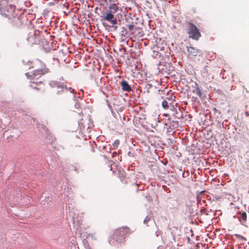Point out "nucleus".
Returning a JSON list of instances; mask_svg holds the SVG:
<instances>
[{"mask_svg": "<svg viewBox=\"0 0 249 249\" xmlns=\"http://www.w3.org/2000/svg\"><path fill=\"white\" fill-rule=\"evenodd\" d=\"M175 98L173 94L170 95L169 97L166 98V100L169 103V105H171L173 106V104L175 101Z\"/></svg>", "mask_w": 249, "mask_h": 249, "instance_id": "9d476101", "label": "nucleus"}, {"mask_svg": "<svg viewBox=\"0 0 249 249\" xmlns=\"http://www.w3.org/2000/svg\"><path fill=\"white\" fill-rule=\"evenodd\" d=\"M195 89L193 90V92L196 93L200 98H201L202 93L201 89H200L198 86V85L197 84V83H195Z\"/></svg>", "mask_w": 249, "mask_h": 249, "instance_id": "6e6552de", "label": "nucleus"}, {"mask_svg": "<svg viewBox=\"0 0 249 249\" xmlns=\"http://www.w3.org/2000/svg\"><path fill=\"white\" fill-rule=\"evenodd\" d=\"M108 8V11L114 14L118 10L119 7L116 3H113L109 5Z\"/></svg>", "mask_w": 249, "mask_h": 249, "instance_id": "1a4fd4ad", "label": "nucleus"}, {"mask_svg": "<svg viewBox=\"0 0 249 249\" xmlns=\"http://www.w3.org/2000/svg\"><path fill=\"white\" fill-rule=\"evenodd\" d=\"M127 28L132 33H134L137 28L135 27L132 24H130L127 25Z\"/></svg>", "mask_w": 249, "mask_h": 249, "instance_id": "9b49d317", "label": "nucleus"}, {"mask_svg": "<svg viewBox=\"0 0 249 249\" xmlns=\"http://www.w3.org/2000/svg\"><path fill=\"white\" fill-rule=\"evenodd\" d=\"M130 233V229L127 227H123L116 229L112 238L118 243H123L126 236Z\"/></svg>", "mask_w": 249, "mask_h": 249, "instance_id": "f03ea898", "label": "nucleus"}, {"mask_svg": "<svg viewBox=\"0 0 249 249\" xmlns=\"http://www.w3.org/2000/svg\"><path fill=\"white\" fill-rule=\"evenodd\" d=\"M241 218L243 222L247 221V214L246 212H243L241 214Z\"/></svg>", "mask_w": 249, "mask_h": 249, "instance_id": "ddd939ff", "label": "nucleus"}, {"mask_svg": "<svg viewBox=\"0 0 249 249\" xmlns=\"http://www.w3.org/2000/svg\"><path fill=\"white\" fill-rule=\"evenodd\" d=\"M2 14L3 15H4V16H5L6 17H7V18H10V16H9V15H7V14H4V13H3L4 11H2Z\"/></svg>", "mask_w": 249, "mask_h": 249, "instance_id": "f3484780", "label": "nucleus"}, {"mask_svg": "<svg viewBox=\"0 0 249 249\" xmlns=\"http://www.w3.org/2000/svg\"><path fill=\"white\" fill-rule=\"evenodd\" d=\"M88 237H90L92 240H97V237L95 233H90L88 234Z\"/></svg>", "mask_w": 249, "mask_h": 249, "instance_id": "4468645a", "label": "nucleus"}, {"mask_svg": "<svg viewBox=\"0 0 249 249\" xmlns=\"http://www.w3.org/2000/svg\"><path fill=\"white\" fill-rule=\"evenodd\" d=\"M122 89L124 91H130L131 90L130 86L125 80H123L120 84Z\"/></svg>", "mask_w": 249, "mask_h": 249, "instance_id": "0eeeda50", "label": "nucleus"}, {"mask_svg": "<svg viewBox=\"0 0 249 249\" xmlns=\"http://www.w3.org/2000/svg\"><path fill=\"white\" fill-rule=\"evenodd\" d=\"M49 72V70L48 68H44L36 69L33 72L26 73L25 74L27 78L32 81V84L29 86L32 89L37 90L40 89V86L43 84V82L41 81L37 82L35 80L38 79L42 75Z\"/></svg>", "mask_w": 249, "mask_h": 249, "instance_id": "f257e3e1", "label": "nucleus"}, {"mask_svg": "<svg viewBox=\"0 0 249 249\" xmlns=\"http://www.w3.org/2000/svg\"><path fill=\"white\" fill-rule=\"evenodd\" d=\"M101 17L104 19L109 22L112 25H115L117 23V19L115 17L114 14L108 11L104 14Z\"/></svg>", "mask_w": 249, "mask_h": 249, "instance_id": "39448f33", "label": "nucleus"}, {"mask_svg": "<svg viewBox=\"0 0 249 249\" xmlns=\"http://www.w3.org/2000/svg\"><path fill=\"white\" fill-rule=\"evenodd\" d=\"M119 143H120V141L118 140H117L114 142V143L113 144V145L114 147H117L118 145L119 144Z\"/></svg>", "mask_w": 249, "mask_h": 249, "instance_id": "2eb2a0df", "label": "nucleus"}, {"mask_svg": "<svg viewBox=\"0 0 249 249\" xmlns=\"http://www.w3.org/2000/svg\"><path fill=\"white\" fill-rule=\"evenodd\" d=\"M245 115L247 117H249V111H246L245 112Z\"/></svg>", "mask_w": 249, "mask_h": 249, "instance_id": "a211bd4d", "label": "nucleus"}, {"mask_svg": "<svg viewBox=\"0 0 249 249\" xmlns=\"http://www.w3.org/2000/svg\"><path fill=\"white\" fill-rule=\"evenodd\" d=\"M188 52L189 55L191 57H193L196 56H200L202 54L201 52L194 47H188Z\"/></svg>", "mask_w": 249, "mask_h": 249, "instance_id": "423d86ee", "label": "nucleus"}, {"mask_svg": "<svg viewBox=\"0 0 249 249\" xmlns=\"http://www.w3.org/2000/svg\"><path fill=\"white\" fill-rule=\"evenodd\" d=\"M169 104V103L166 100H164L162 102V107H163V108H164V109H167L168 108V105Z\"/></svg>", "mask_w": 249, "mask_h": 249, "instance_id": "f8f14e48", "label": "nucleus"}, {"mask_svg": "<svg viewBox=\"0 0 249 249\" xmlns=\"http://www.w3.org/2000/svg\"><path fill=\"white\" fill-rule=\"evenodd\" d=\"M50 86L53 88L57 94L62 93H72L74 89L71 88H68L64 82L52 81L49 83Z\"/></svg>", "mask_w": 249, "mask_h": 249, "instance_id": "7ed1b4c3", "label": "nucleus"}, {"mask_svg": "<svg viewBox=\"0 0 249 249\" xmlns=\"http://www.w3.org/2000/svg\"><path fill=\"white\" fill-rule=\"evenodd\" d=\"M150 220V218L148 217L145 218V219L144 220V223L145 224H147L148 222Z\"/></svg>", "mask_w": 249, "mask_h": 249, "instance_id": "dca6fc26", "label": "nucleus"}, {"mask_svg": "<svg viewBox=\"0 0 249 249\" xmlns=\"http://www.w3.org/2000/svg\"><path fill=\"white\" fill-rule=\"evenodd\" d=\"M188 34L189 37L197 40L201 36L197 27L193 23H188Z\"/></svg>", "mask_w": 249, "mask_h": 249, "instance_id": "20e7f679", "label": "nucleus"}]
</instances>
